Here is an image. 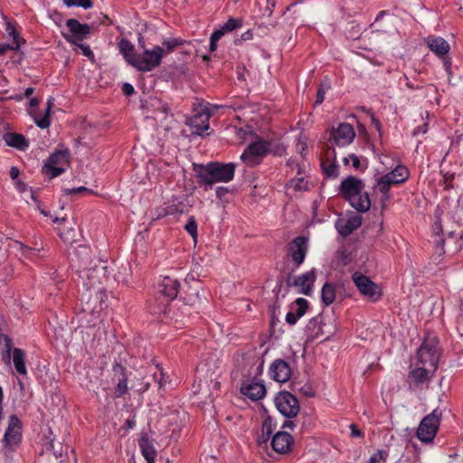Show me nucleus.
Here are the masks:
<instances>
[{
	"label": "nucleus",
	"mask_w": 463,
	"mask_h": 463,
	"mask_svg": "<svg viewBox=\"0 0 463 463\" xmlns=\"http://www.w3.org/2000/svg\"><path fill=\"white\" fill-rule=\"evenodd\" d=\"M340 192L350 205L359 213H365L371 207V200L364 191L362 180L354 176L345 178L340 185Z\"/></svg>",
	"instance_id": "nucleus-1"
},
{
	"label": "nucleus",
	"mask_w": 463,
	"mask_h": 463,
	"mask_svg": "<svg viewBox=\"0 0 463 463\" xmlns=\"http://www.w3.org/2000/svg\"><path fill=\"white\" fill-rule=\"evenodd\" d=\"M236 165L232 163H211L199 175L201 184L212 186L214 183H228L233 179Z\"/></svg>",
	"instance_id": "nucleus-2"
},
{
	"label": "nucleus",
	"mask_w": 463,
	"mask_h": 463,
	"mask_svg": "<svg viewBox=\"0 0 463 463\" xmlns=\"http://www.w3.org/2000/svg\"><path fill=\"white\" fill-rule=\"evenodd\" d=\"M410 175V172L405 165H399L393 170L381 176L374 185V188L383 194V200L390 199V189L392 185L404 183Z\"/></svg>",
	"instance_id": "nucleus-3"
},
{
	"label": "nucleus",
	"mask_w": 463,
	"mask_h": 463,
	"mask_svg": "<svg viewBox=\"0 0 463 463\" xmlns=\"http://www.w3.org/2000/svg\"><path fill=\"white\" fill-rule=\"evenodd\" d=\"M165 55L163 47L155 45L152 49H145L142 53H137L133 67L140 71H151L161 64Z\"/></svg>",
	"instance_id": "nucleus-4"
},
{
	"label": "nucleus",
	"mask_w": 463,
	"mask_h": 463,
	"mask_svg": "<svg viewBox=\"0 0 463 463\" xmlns=\"http://www.w3.org/2000/svg\"><path fill=\"white\" fill-rule=\"evenodd\" d=\"M71 155L66 148L54 151L46 160L43 172L50 178H54L64 173L70 165Z\"/></svg>",
	"instance_id": "nucleus-5"
},
{
	"label": "nucleus",
	"mask_w": 463,
	"mask_h": 463,
	"mask_svg": "<svg viewBox=\"0 0 463 463\" xmlns=\"http://www.w3.org/2000/svg\"><path fill=\"white\" fill-rule=\"evenodd\" d=\"M269 147L268 142L261 139L257 140L248 146L241 155V159L248 166H255L260 163L262 157L268 153Z\"/></svg>",
	"instance_id": "nucleus-6"
},
{
	"label": "nucleus",
	"mask_w": 463,
	"mask_h": 463,
	"mask_svg": "<svg viewBox=\"0 0 463 463\" xmlns=\"http://www.w3.org/2000/svg\"><path fill=\"white\" fill-rule=\"evenodd\" d=\"M278 411L285 417L291 419L298 415L299 404L297 398L288 392H281L275 398Z\"/></svg>",
	"instance_id": "nucleus-7"
},
{
	"label": "nucleus",
	"mask_w": 463,
	"mask_h": 463,
	"mask_svg": "<svg viewBox=\"0 0 463 463\" xmlns=\"http://www.w3.org/2000/svg\"><path fill=\"white\" fill-rule=\"evenodd\" d=\"M217 107L212 106L209 103L200 104L194 109V115L191 119V126L195 129V133L203 135L210 128L209 119L213 113V109Z\"/></svg>",
	"instance_id": "nucleus-8"
},
{
	"label": "nucleus",
	"mask_w": 463,
	"mask_h": 463,
	"mask_svg": "<svg viewBox=\"0 0 463 463\" xmlns=\"http://www.w3.org/2000/svg\"><path fill=\"white\" fill-rule=\"evenodd\" d=\"M353 281L357 287L359 292L368 299L376 301L381 297V289L377 284L373 282L368 277L354 272L352 276Z\"/></svg>",
	"instance_id": "nucleus-9"
},
{
	"label": "nucleus",
	"mask_w": 463,
	"mask_h": 463,
	"mask_svg": "<svg viewBox=\"0 0 463 463\" xmlns=\"http://www.w3.org/2000/svg\"><path fill=\"white\" fill-rule=\"evenodd\" d=\"M439 425V417L435 411L427 415L420 423L417 430V437L422 442L433 440Z\"/></svg>",
	"instance_id": "nucleus-10"
},
{
	"label": "nucleus",
	"mask_w": 463,
	"mask_h": 463,
	"mask_svg": "<svg viewBox=\"0 0 463 463\" xmlns=\"http://www.w3.org/2000/svg\"><path fill=\"white\" fill-rule=\"evenodd\" d=\"M22 439V424L16 415H12L9 418L8 427L5 430L3 442L5 447L14 449L21 442Z\"/></svg>",
	"instance_id": "nucleus-11"
},
{
	"label": "nucleus",
	"mask_w": 463,
	"mask_h": 463,
	"mask_svg": "<svg viewBox=\"0 0 463 463\" xmlns=\"http://www.w3.org/2000/svg\"><path fill=\"white\" fill-rule=\"evenodd\" d=\"M111 383L115 385L114 394L117 398L125 395L128 391V375L125 367L119 364L113 365L110 372Z\"/></svg>",
	"instance_id": "nucleus-12"
},
{
	"label": "nucleus",
	"mask_w": 463,
	"mask_h": 463,
	"mask_svg": "<svg viewBox=\"0 0 463 463\" xmlns=\"http://www.w3.org/2000/svg\"><path fill=\"white\" fill-rule=\"evenodd\" d=\"M241 392L252 401H258L266 395V388L260 379H246L241 383Z\"/></svg>",
	"instance_id": "nucleus-13"
},
{
	"label": "nucleus",
	"mask_w": 463,
	"mask_h": 463,
	"mask_svg": "<svg viewBox=\"0 0 463 463\" xmlns=\"http://www.w3.org/2000/svg\"><path fill=\"white\" fill-rule=\"evenodd\" d=\"M355 137V131L349 123H340L332 130L331 138L338 146H345L350 145Z\"/></svg>",
	"instance_id": "nucleus-14"
},
{
	"label": "nucleus",
	"mask_w": 463,
	"mask_h": 463,
	"mask_svg": "<svg viewBox=\"0 0 463 463\" xmlns=\"http://www.w3.org/2000/svg\"><path fill=\"white\" fill-rule=\"evenodd\" d=\"M362 218L358 214L346 213L339 217L335 222V228L343 236L351 234L361 226Z\"/></svg>",
	"instance_id": "nucleus-15"
},
{
	"label": "nucleus",
	"mask_w": 463,
	"mask_h": 463,
	"mask_svg": "<svg viewBox=\"0 0 463 463\" xmlns=\"http://www.w3.org/2000/svg\"><path fill=\"white\" fill-rule=\"evenodd\" d=\"M316 269H312L309 271L295 277L293 282L290 285L297 288L298 293L309 296L313 291V285L316 281Z\"/></svg>",
	"instance_id": "nucleus-16"
},
{
	"label": "nucleus",
	"mask_w": 463,
	"mask_h": 463,
	"mask_svg": "<svg viewBox=\"0 0 463 463\" xmlns=\"http://www.w3.org/2000/svg\"><path fill=\"white\" fill-rule=\"evenodd\" d=\"M106 276L107 267L104 265V263L99 261V264L94 266V268L84 270L81 277L86 279L84 286L87 288H90L99 284H101Z\"/></svg>",
	"instance_id": "nucleus-17"
},
{
	"label": "nucleus",
	"mask_w": 463,
	"mask_h": 463,
	"mask_svg": "<svg viewBox=\"0 0 463 463\" xmlns=\"http://www.w3.org/2000/svg\"><path fill=\"white\" fill-rule=\"evenodd\" d=\"M38 105V100L34 98H31V117L33 118L35 125L40 128H48L51 125V109L52 103L46 102L44 108L40 111H33L32 109Z\"/></svg>",
	"instance_id": "nucleus-18"
},
{
	"label": "nucleus",
	"mask_w": 463,
	"mask_h": 463,
	"mask_svg": "<svg viewBox=\"0 0 463 463\" xmlns=\"http://www.w3.org/2000/svg\"><path fill=\"white\" fill-rule=\"evenodd\" d=\"M417 357L419 364L427 366L430 371L437 370L439 355L434 348L422 345L418 350Z\"/></svg>",
	"instance_id": "nucleus-19"
},
{
	"label": "nucleus",
	"mask_w": 463,
	"mask_h": 463,
	"mask_svg": "<svg viewBox=\"0 0 463 463\" xmlns=\"http://www.w3.org/2000/svg\"><path fill=\"white\" fill-rule=\"evenodd\" d=\"M269 375L276 382L286 383L291 376V369L288 363L278 359L270 364Z\"/></svg>",
	"instance_id": "nucleus-20"
},
{
	"label": "nucleus",
	"mask_w": 463,
	"mask_h": 463,
	"mask_svg": "<svg viewBox=\"0 0 463 463\" xmlns=\"http://www.w3.org/2000/svg\"><path fill=\"white\" fill-rule=\"evenodd\" d=\"M307 250V239L298 237L289 245V253L297 266L303 263Z\"/></svg>",
	"instance_id": "nucleus-21"
},
{
	"label": "nucleus",
	"mask_w": 463,
	"mask_h": 463,
	"mask_svg": "<svg viewBox=\"0 0 463 463\" xmlns=\"http://www.w3.org/2000/svg\"><path fill=\"white\" fill-rule=\"evenodd\" d=\"M292 436L286 431L277 432L271 440L273 449L279 454H288L293 446Z\"/></svg>",
	"instance_id": "nucleus-22"
},
{
	"label": "nucleus",
	"mask_w": 463,
	"mask_h": 463,
	"mask_svg": "<svg viewBox=\"0 0 463 463\" xmlns=\"http://www.w3.org/2000/svg\"><path fill=\"white\" fill-rule=\"evenodd\" d=\"M66 25L71 33V36L65 35V38L71 43L75 40L82 41L90 33V26L88 24H82L76 19H69L66 21Z\"/></svg>",
	"instance_id": "nucleus-23"
},
{
	"label": "nucleus",
	"mask_w": 463,
	"mask_h": 463,
	"mask_svg": "<svg viewBox=\"0 0 463 463\" xmlns=\"http://www.w3.org/2000/svg\"><path fill=\"white\" fill-rule=\"evenodd\" d=\"M424 42L430 50L439 58L446 56L450 50L449 43L440 36L429 35Z\"/></svg>",
	"instance_id": "nucleus-24"
},
{
	"label": "nucleus",
	"mask_w": 463,
	"mask_h": 463,
	"mask_svg": "<svg viewBox=\"0 0 463 463\" xmlns=\"http://www.w3.org/2000/svg\"><path fill=\"white\" fill-rule=\"evenodd\" d=\"M307 308V300L303 298H297L294 304H292L290 311L286 315L287 323L295 325L305 315Z\"/></svg>",
	"instance_id": "nucleus-25"
},
{
	"label": "nucleus",
	"mask_w": 463,
	"mask_h": 463,
	"mask_svg": "<svg viewBox=\"0 0 463 463\" xmlns=\"http://www.w3.org/2000/svg\"><path fill=\"white\" fill-rule=\"evenodd\" d=\"M6 32L9 35L13 37L14 43L13 45L7 43H0V55L5 53L7 50H17L21 44L25 43V40L20 37L19 32L15 29V27L10 23H6Z\"/></svg>",
	"instance_id": "nucleus-26"
},
{
	"label": "nucleus",
	"mask_w": 463,
	"mask_h": 463,
	"mask_svg": "<svg viewBox=\"0 0 463 463\" xmlns=\"http://www.w3.org/2000/svg\"><path fill=\"white\" fill-rule=\"evenodd\" d=\"M179 283L176 279L165 277L158 284V291L165 297L173 299L177 296Z\"/></svg>",
	"instance_id": "nucleus-27"
},
{
	"label": "nucleus",
	"mask_w": 463,
	"mask_h": 463,
	"mask_svg": "<svg viewBox=\"0 0 463 463\" xmlns=\"http://www.w3.org/2000/svg\"><path fill=\"white\" fill-rule=\"evenodd\" d=\"M3 138L7 146L19 150H25L28 146L27 139L22 134L8 132Z\"/></svg>",
	"instance_id": "nucleus-28"
},
{
	"label": "nucleus",
	"mask_w": 463,
	"mask_h": 463,
	"mask_svg": "<svg viewBox=\"0 0 463 463\" xmlns=\"http://www.w3.org/2000/svg\"><path fill=\"white\" fill-rule=\"evenodd\" d=\"M435 371L428 370L427 366L417 364V367L410 373V378L417 384L426 383Z\"/></svg>",
	"instance_id": "nucleus-29"
},
{
	"label": "nucleus",
	"mask_w": 463,
	"mask_h": 463,
	"mask_svg": "<svg viewBox=\"0 0 463 463\" xmlns=\"http://www.w3.org/2000/svg\"><path fill=\"white\" fill-rule=\"evenodd\" d=\"M141 453L147 463H155V458L156 456V450L147 439H141L139 442Z\"/></svg>",
	"instance_id": "nucleus-30"
},
{
	"label": "nucleus",
	"mask_w": 463,
	"mask_h": 463,
	"mask_svg": "<svg viewBox=\"0 0 463 463\" xmlns=\"http://www.w3.org/2000/svg\"><path fill=\"white\" fill-rule=\"evenodd\" d=\"M118 47L124 59L132 66L133 61L137 56V53L134 52L133 44L129 41L122 39L118 43Z\"/></svg>",
	"instance_id": "nucleus-31"
},
{
	"label": "nucleus",
	"mask_w": 463,
	"mask_h": 463,
	"mask_svg": "<svg viewBox=\"0 0 463 463\" xmlns=\"http://www.w3.org/2000/svg\"><path fill=\"white\" fill-rule=\"evenodd\" d=\"M12 352H13V362H14L15 370L20 374L25 375L26 374V367H25V363H24V356H25L24 352L19 348H14L12 350Z\"/></svg>",
	"instance_id": "nucleus-32"
},
{
	"label": "nucleus",
	"mask_w": 463,
	"mask_h": 463,
	"mask_svg": "<svg viewBox=\"0 0 463 463\" xmlns=\"http://www.w3.org/2000/svg\"><path fill=\"white\" fill-rule=\"evenodd\" d=\"M242 26V20L230 18L227 22L222 24L219 28L213 31V33H221L220 38H222L224 34L232 32L238 28Z\"/></svg>",
	"instance_id": "nucleus-33"
},
{
	"label": "nucleus",
	"mask_w": 463,
	"mask_h": 463,
	"mask_svg": "<svg viewBox=\"0 0 463 463\" xmlns=\"http://www.w3.org/2000/svg\"><path fill=\"white\" fill-rule=\"evenodd\" d=\"M321 298L325 305L332 304L335 299V290L333 285L326 283L321 291Z\"/></svg>",
	"instance_id": "nucleus-34"
},
{
	"label": "nucleus",
	"mask_w": 463,
	"mask_h": 463,
	"mask_svg": "<svg viewBox=\"0 0 463 463\" xmlns=\"http://www.w3.org/2000/svg\"><path fill=\"white\" fill-rule=\"evenodd\" d=\"M288 187L298 192L307 191L308 189L307 181H306L303 176L292 179L288 183Z\"/></svg>",
	"instance_id": "nucleus-35"
},
{
	"label": "nucleus",
	"mask_w": 463,
	"mask_h": 463,
	"mask_svg": "<svg viewBox=\"0 0 463 463\" xmlns=\"http://www.w3.org/2000/svg\"><path fill=\"white\" fill-rule=\"evenodd\" d=\"M388 456L387 450L378 449L371 455L368 463H385Z\"/></svg>",
	"instance_id": "nucleus-36"
},
{
	"label": "nucleus",
	"mask_w": 463,
	"mask_h": 463,
	"mask_svg": "<svg viewBox=\"0 0 463 463\" xmlns=\"http://www.w3.org/2000/svg\"><path fill=\"white\" fill-rule=\"evenodd\" d=\"M63 3L68 7L78 6L89 9L92 6V2L90 0H63Z\"/></svg>",
	"instance_id": "nucleus-37"
},
{
	"label": "nucleus",
	"mask_w": 463,
	"mask_h": 463,
	"mask_svg": "<svg viewBox=\"0 0 463 463\" xmlns=\"http://www.w3.org/2000/svg\"><path fill=\"white\" fill-rule=\"evenodd\" d=\"M162 44L168 52H172L177 46L182 45L183 41L180 38H166L163 40Z\"/></svg>",
	"instance_id": "nucleus-38"
},
{
	"label": "nucleus",
	"mask_w": 463,
	"mask_h": 463,
	"mask_svg": "<svg viewBox=\"0 0 463 463\" xmlns=\"http://www.w3.org/2000/svg\"><path fill=\"white\" fill-rule=\"evenodd\" d=\"M186 232L194 239L197 238V223L194 217H190L187 223L184 226Z\"/></svg>",
	"instance_id": "nucleus-39"
},
{
	"label": "nucleus",
	"mask_w": 463,
	"mask_h": 463,
	"mask_svg": "<svg viewBox=\"0 0 463 463\" xmlns=\"http://www.w3.org/2000/svg\"><path fill=\"white\" fill-rule=\"evenodd\" d=\"M31 198H32V199H33V200H34V202H35V208H36V210H38V211L40 212V213H41V214H43L44 217H46V218H50L53 222H64V221H65V219H64V218H61V219H60V218H58V217H54V218H52V214H51L49 212H47V211H45V210H43V209H42V208H41L39 202H37V201L33 198V195H31Z\"/></svg>",
	"instance_id": "nucleus-40"
},
{
	"label": "nucleus",
	"mask_w": 463,
	"mask_h": 463,
	"mask_svg": "<svg viewBox=\"0 0 463 463\" xmlns=\"http://www.w3.org/2000/svg\"><path fill=\"white\" fill-rule=\"evenodd\" d=\"M33 243H34V246H31V256L33 253L37 252V253H39V256L43 257L44 251H45L43 241L41 239H39V240H35V241Z\"/></svg>",
	"instance_id": "nucleus-41"
},
{
	"label": "nucleus",
	"mask_w": 463,
	"mask_h": 463,
	"mask_svg": "<svg viewBox=\"0 0 463 463\" xmlns=\"http://www.w3.org/2000/svg\"><path fill=\"white\" fill-rule=\"evenodd\" d=\"M296 149L300 155H303L307 149V137L306 136H299L297 140Z\"/></svg>",
	"instance_id": "nucleus-42"
},
{
	"label": "nucleus",
	"mask_w": 463,
	"mask_h": 463,
	"mask_svg": "<svg viewBox=\"0 0 463 463\" xmlns=\"http://www.w3.org/2000/svg\"><path fill=\"white\" fill-rule=\"evenodd\" d=\"M343 160L345 165L351 164L352 166L355 169H359V167H360V160H359L358 156L354 154L349 155L347 157H345Z\"/></svg>",
	"instance_id": "nucleus-43"
},
{
	"label": "nucleus",
	"mask_w": 463,
	"mask_h": 463,
	"mask_svg": "<svg viewBox=\"0 0 463 463\" xmlns=\"http://www.w3.org/2000/svg\"><path fill=\"white\" fill-rule=\"evenodd\" d=\"M328 89V86L324 87V85H321L320 88L317 90V99L315 101L316 105L321 104L325 99V92L326 90Z\"/></svg>",
	"instance_id": "nucleus-44"
},
{
	"label": "nucleus",
	"mask_w": 463,
	"mask_h": 463,
	"mask_svg": "<svg viewBox=\"0 0 463 463\" xmlns=\"http://www.w3.org/2000/svg\"><path fill=\"white\" fill-rule=\"evenodd\" d=\"M221 33H213L211 35L210 51L214 52L217 49V42L220 38Z\"/></svg>",
	"instance_id": "nucleus-45"
},
{
	"label": "nucleus",
	"mask_w": 463,
	"mask_h": 463,
	"mask_svg": "<svg viewBox=\"0 0 463 463\" xmlns=\"http://www.w3.org/2000/svg\"><path fill=\"white\" fill-rule=\"evenodd\" d=\"M63 192L66 194H79V193H81V192H89L90 194L92 193V191L87 189L84 186H80V187L72 188V189L67 188V189H64Z\"/></svg>",
	"instance_id": "nucleus-46"
},
{
	"label": "nucleus",
	"mask_w": 463,
	"mask_h": 463,
	"mask_svg": "<svg viewBox=\"0 0 463 463\" xmlns=\"http://www.w3.org/2000/svg\"><path fill=\"white\" fill-rule=\"evenodd\" d=\"M351 436L354 438H362L363 432L357 428L355 424L350 425Z\"/></svg>",
	"instance_id": "nucleus-47"
},
{
	"label": "nucleus",
	"mask_w": 463,
	"mask_h": 463,
	"mask_svg": "<svg viewBox=\"0 0 463 463\" xmlns=\"http://www.w3.org/2000/svg\"><path fill=\"white\" fill-rule=\"evenodd\" d=\"M427 131H428V123L425 122L421 126L417 127L413 130V135L416 136V135H419V134H425V133H427Z\"/></svg>",
	"instance_id": "nucleus-48"
},
{
	"label": "nucleus",
	"mask_w": 463,
	"mask_h": 463,
	"mask_svg": "<svg viewBox=\"0 0 463 463\" xmlns=\"http://www.w3.org/2000/svg\"><path fill=\"white\" fill-rule=\"evenodd\" d=\"M122 90L126 95H132L134 93V87L129 83H124Z\"/></svg>",
	"instance_id": "nucleus-49"
},
{
	"label": "nucleus",
	"mask_w": 463,
	"mask_h": 463,
	"mask_svg": "<svg viewBox=\"0 0 463 463\" xmlns=\"http://www.w3.org/2000/svg\"><path fill=\"white\" fill-rule=\"evenodd\" d=\"M79 48L82 51L83 55L85 56H90L92 54V52L89 45L87 44H80Z\"/></svg>",
	"instance_id": "nucleus-50"
},
{
	"label": "nucleus",
	"mask_w": 463,
	"mask_h": 463,
	"mask_svg": "<svg viewBox=\"0 0 463 463\" xmlns=\"http://www.w3.org/2000/svg\"><path fill=\"white\" fill-rule=\"evenodd\" d=\"M20 171L16 166H12L10 169V176L13 180L17 179L19 176Z\"/></svg>",
	"instance_id": "nucleus-51"
},
{
	"label": "nucleus",
	"mask_w": 463,
	"mask_h": 463,
	"mask_svg": "<svg viewBox=\"0 0 463 463\" xmlns=\"http://www.w3.org/2000/svg\"><path fill=\"white\" fill-rule=\"evenodd\" d=\"M253 33L250 30L246 31L241 34V40L247 41L252 39Z\"/></svg>",
	"instance_id": "nucleus-52"
},
{
	"label": "nucleus",
	"mask_w": 463,
	"mask_h": 463,
	"mask_svg": "<svg viewBox=\"0 0 463 463\" xmlns=\"http://www.w3.org/2000/svg\"><path fill=\"white\" fill-rule=\"evenodd\" d=\"M15 185L17 187V189L21 192V193H24L26 191V184L24 183V182H21V181H17L15 183Z\"/></svg>",
	"instance_id": "nucleus-53"
},
{
	"label": "nucleus",
	"mask_w": 463,
	"mask_h": 463,
	"mask_svg": "<svg viewBox=\"0 0 463 463\" xmlns=\"http://www.w3.org/2000/svg\"><path fill=\"white\" fill-rule=\"evenodd\" d=\"M227 193V189L224 187H218L216 189V195L219 198H222Z\"/></svg>",
	"instance_id": "nucleus-54"
},
{
	"label": "nucleus",
	"mask_w": 463,
	"mask_h": 463,
	"mask_svg": "<svg viewBox=\"0 0 463 463\" xmlns=\"http://www.w3.org/2000/svg\"><path fill=\"white\" fill-rule=\"evenodd\" d=\"M89 250V248L86 246H80L77 250L79 254H88Z\"/></svg>",
	"instance_id": "nucleus-55"
},
{
	"label": "nucleus",
	"mask_w": 463,
	"mask_h": 463,
	"mask_svg": "<svg viewBox=\"0 0 463 463\" xmlns=\"http://www.w3.org/2000/svg\"><path fill=\"white\" fill-rule=\"evenodd\" d=\"M71 232H74V231L71 229V230H70L66 234H64L63 232H60V235H61V237L63 240H69V239H70V236H69V235H70V233H71Z\"/></svg>",
	"instance_id": "nucleus-56"
},
{
	"label": "nucleus",
	"mask_w": 463,
	"mask_h": 463,
	"mask_svg": "<svg viewBox=\"0 0 463 463\" xmlns=\"http://www.w3.org/2000/svg\"><path fill=\"white\" fill-rule=\"evenodd\" d=\"M283 426L292 429L294 427V423L292 421H287Z\"/></svg>",
	"instance_id": "nucleus-57"
},
{
	"label": "nucleus",
	"mask_w": 463,
	"mask_h": 463,
	"mask_svg": "<svg viewBox=\"0 0 463 463\" xmlns=\"http://www.w3.org/2000/svg\"><path fill=\"white\" fill-rule=\"evenodd\" d=\"M174 213L175 210L172 208V206L166 208V214H173Z\"/></svg>",
	"instance_id": "nucleus-58"
},
{
	"label": "nucleus",
	"mask_w": 463,
	"mask_h": 463,
	"mask_svg": "<svg viewBox=\"0 0 463 463\" xmlns=\"http://www.w3.org/2000/svg\"><path fill=\"white\" fill-rule=\"evenodd\" d=\"M334 171H335V167H334V166H332V167H330V169H328V170L326 171V173H327V175H333Z\"/></svg>",
	"instance_id": "nucleus-59"
},
{
	"label": "nucleus",
	"mask_w": 463,
	"mask_h": 463,
	"mask_svg": "<svg viewBox=\"0 0 463 463\" xmlns=\"http://www.w3.org/2000/svg\"><path fill=\"white\" fill-rule=\"evenodd\" d=\"M2 402H3V390H2V387L0 386V404H2Z\"/></svg>",
	"instance_id": "nucleus-60"
},
{
	"label": "nucleus",
	"mask_w": 463,
	"mask_h": 463,
	"mask_svg": "<svg viewBox=\"0 0 463 463\" xmlns=\"http://www.w3.org/2000/svg\"><path fill=\"white\" fill-rule=\"evenodd\" d=\"M458 4L459 5V8L463 10V0H458Z\"/></svg>",
	"instance_id": "nucleus-61"
},
{
	"label": "nucleus",
	"mask_w": 463,
	"mask_h": 463,
	"mask_svg": "<svg viewBox=\"0 0 463 463\" xmlns=\"http://www.w3.org/2000/svg\"><path fill=\"white\" fill-rule=\"evenodd\" d=\"M294 168H296L297 172L298 174H300V165L298 164H297L296 165H294Z\"/></svg>",
	"instance_id": "nucleus-62"
},
{
	"label": "nucleus",
	"mask_w": 463,
	"mask_h": 463,
	"mask_svg": "<svg viewBox=\"0 0 463 463\" xmlns=\"http://www.w3.org/2000/svg\"><path fill=\"white\" fill-rule=\"evenodd\" d=\"M18 383H19L21 389L23 390L24 388V383L21 381H18Z\"/></svg>",
	"instance_id": "nucleus-63"
},
{
	"label": "nucleus",
	"mask_w": 463,
	"mask_h": 463,
	"mask_svg": "<svg viewBox=\"0 0 463 463\" xmlns=\"http://www.w3.org/2000/svg\"><path fill=\"white\" fill-rule=\"evenodd\" d=\"M24 95L29 97V88L24 90Z\"/></svg>",
	"instance_id": "nucleus-64"
}]
</instances>
